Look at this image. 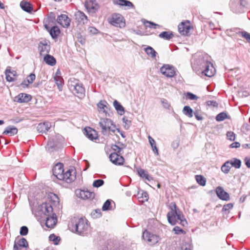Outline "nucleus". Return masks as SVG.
Here are the masks:
<instances>
[{
    "label": "nucleus",
    "instance_id": "obj_1",
    "mask_svg": "<svg viewBox=\"0 0 250 250\" xmlns=\"http://www.w3.org/2000/svg\"><path fill=\"white\" fill-rule=\"evenodd\" d=\"M75 170L69 169L64 173L63 165L62 163L57 164L53 168V173L55 177L60 181L70 183L76 179Z\"/></svg>",
    "mask_w": 250,
    "mask_h": 250
},
{
    "label": "nucleus",
    "instance_id": "obj_2",
    "mask_svg": "<svg viewBox=\"0 0 250 250\" xmlns=\"http://www.w3.org/2000/svg\"><path fill=\"white\" fill-rule=\"evenodd\" d=\"M170 211L167 214V218L168 223L172 225H175L178 221L183 226L188 225V222L185 219L183 213L177 208L175 203H171L169 206Z\"/></svg>",
    "mask_w": 250,
    "mask_h": 250
},
{
    "label": "nucleus",
    "instance_id": "obj_3",
    "mask_svg": "<svg viewBox=\"0 0 250 250\" xmlns=\"http://www.w3.org/2000/svg\"><path fill=\"white\" fill-rule=\"evenodd\" d=\"M210 57L205 53L197 54L194 56V61L192 63L193 69L197 71L203 70L209 62Z\"/></svg>",
    "mask_w": 250,
    "mask_h": 250
},
{
    "label": "nucleus",
    "instance_id": "obj_4",
    "mask_svg": "<svg viewBox=\"0 0 250 250\" xmlns=\"http://www.w3.org/2000/svg\"><path fill=\"white\" fill-rule=\"evenodd\" d=\"M210 57L205 53L197 54L194 56V61L192 63L193 69L197 71L203 70L209 62Z\"/></svg>",
    "mask_w": 250,
    "mask_h": 250
},
{
    "label": "nucleus",
    "instance_id": "obj_5",
    "mask_svg": "<svg viewBox=\"0 0 250 250\" xmlns=\"http://www.w3.org/2000/svg\"><path fill=\"white\" fill-rule=\"evenodd\" d=\"M210 57L205 53L197 54L194 56V61L192 63L193 69L197 71L203 70L209 62Z\"/></svg>",
    "mask_w": 250,
    "mask_h": 250
},
{
    "label": "nucleus",
    "instance_id": "obj_6",
    "mask_svg": "<svg viewBox=\"0 0 250 250\" xmlns=\"http://www.w3.org/2000/svg\"><path fill=\"white\" fill-rule=\"evenodd\" d=\"M68 87L73 94L78 97L82 98L84 96V88L78 80L70 78L68 81Z\"/></svg>",
    "mask_w": 250,
    "mask_h": 250
},
{
    "label": "nucleus",
    "instance_id": "obj_7",
    "mask_svg": "<svg viewBox=\"0 0 250 250\" xmlns=\"http://www.w3.org/2000/svg\"><path fill=\"white\" fill-rule=\"evenodd\" d=\"M72 231L84 235L88 233L89 226L86 219L80 218L76 220L75 224L72 223Z\"/></svg>",
    "mask_w": 250,
    "mask_h": 250
},
{
    "label": "nucleus",
    "instance_id": "obj_8",
    "mask_svg": "<svg viewBox=\"0 0 250 250\" xmlns=\"http://www.w3.org/2000/svg\"><path fill=\"white\" fill-rule=\"evenodd\" d=\"M99 125L102 128L101 132L104 135H107L108 132L114 133L117 129V127L113 122L108 118L101 119Z\"/></svg>",
    "mask_w": 250,
    "mask_h": 250
},
{
    "label": "nucleus",
    "instance_id": "obj_9",
    "mask_svg": "<svg viewBox=\"0 0 250 250\" xmlns=\"http://www.w3.org/2000/svg\"><path fill=\"white\" fill-rule=\"evenodd\" d=\"M38 212L42 218L54 214L52 206L47 203H43L39 207Z\"/></svg>",
    "mask_w": 250,
    "mask_h": 250
},
{
    "label": "nucleus",
    "instance_id": "obj_10",
    "mask_svg": "<svg viewBox=\"0 0 250 250\" xmlns=\"http://www.w3.org/2000/svg\"><path fill=\"white\" fill-rule=\"evenodd\" d=\"M143 239L150 245H154L157 243L160 240L158 235L151 233L147 230H145L142 235Z\"/></svg>",
    "mask_w": 250,
    "mask_h": 250
},
{
    "label": "nucleus",
    "instance_id": "obj_11",
    "mask_svg": "<svg viewBox=\"0 0 250 250\" xmlns=\"http://www.w3.org/2000/svg\"><path fill=\"white\" fill-rule=\"evenodd\" d=\"M245 0H231L230 3V7L231 10L236 13L243 12L244 7L246 6Z\"/></svg>",
    "mask_w": 250,
    "mask_h": 250
},
{
    "label": "nucleus",
    "instance_id": "obj_12",
    "mask_svg": "<svg viewBox=\"0 0 250 250\" xmlns=\"http://www.w3.org/2000/svg\"><path fill=\"white\" fill-rule=\"evenodd\" d=\"M38 49L41 56H44L48 54L50 50V41L46 39L41 41L38 45Z\"/></svg>",
    "mask_w": 250,
    "mask_h": 250
},
{
    "label": "nucleus",
    "instance_id": "obj_13",
    "mask_svg": "<svg viewBox=\"0 0 250 250\" xmlns=\"http://www.w3.org/2000/svg\"><path fill=\"white\" fill-rule=\"evenodd\" d=\"M109 22L113 26L120 28L125 26V22L124 21V18L120 14L114 13L112 14L111 18L109 19Z\"/></svg>",
    "mask_w": 250,
    "mask_h": 250
},
{
    "label": "nucleus",
    "instance_id": "obj_14",
    "mask_svg": "<svg viewBox=\"0 0 250 250\" xmlns=\"http://www.w3.org/2000/svg\"><path fill=\"white\" fill-rule=\"evenodd\" d=\"M162 74L167 78L173 77L175 75V68L169 64H164L160 68Z\"/></svg>",
    "mask_w": 250,
    "mask_h": 250
},
{
    "label": "nucleus",
    "instance_id": "obj_15",
    "mask_svg": "<svg viewBox=\"0 0 250 250\" xmlns=\"http://www.w3.org/2000/svg\"><path fill=\"white\" fill-rule=\"evenodd\" d=\"M119 154L117 151L111 153L109 155L110 161L114 165L122 166L124 164L125 159L123 156Z\"/></svg>",
    "mask_w": 250,
    "mask_h": 250
},
{
    "label": "nucleus",
    "instance_id": "obj_16",
    "mask_svg": "<svg viewBox=\"0 0 250 250\" xmlns=\"http://www.w3.org/2000/svg\"><path fill=\"white\" fill-rule=\"evenodd\" d=\"M190 30V23L188 21L182 22L178 25L179 32L183 35H188Z\"/></svg>",
    "mask_w": 250,
    "mask_h": 250
},
{
    "label": "nucleus",
    "instance_id": "obj_17",
    "mask_svg": "<svg viewBox=\"0 0 250 250\" xmlns=\"http://www.w3.org/2000/svg\"><path fill=\"white\" fill-rule=\"evenodd\" d=\"M45 221V225L48 228H53L57 222V216L55 213L42 218Z\"/></svg>",
    "mask_w": 250,
    "mask_h": 250
},
{
    "label": "nucleus",
    "instance_id": "obj_18",
    "mask_svg": "<svg viewBox=\"0 0 250 250\" xmlns=\"http://www.w3.org/2000/svg\"><path fill=\"white\" fill-rule=\"evenodd\" d=\"M201 72L203 75L208 77H211L214 75L215 69L212 63L210 62L201 70Z\"/></svg>",
    "mask_w": 250,
    "mask_h": 250
},
{
    "label": "nucleus",
    "instance_id": "obj_19",
    "mask_svg": "<svg viewBox=\"0 0 250 250\" xmlns=\"http://www.w3.org/2000/svg\"><path fill=\"white\" fill-rule=\"evenodd\" d=\"M57 21L63 27H68L70 25L71 20L65 14H62L58 17Z\"/></svg>",
    "mask_w": 250,
    "mask_h": 250
},
{
    "label": "nucleus",
    "instance_id": "obj_20",
    "mask_svg": "<svg viewBox=\"0 0 250 250\" xmlns=\"http://www.w3.org/2000/svg\"><path fill=\"white\" fill-rule=\"evenodd\" d=\"M215 191L217 196L220 199L225 201H228L229 199V194L224 190L222 187H217Z\"/></svg>",
    "mask_w": 250,
    "mask_h": 250
},
{
    "label": "nucleus",
    "instance_id": "obj_21",
    "mask_svg": "<svg viewBox=\"0 0 250 250\" xmlns=\"http://www.w3.org/2000/svg\"><path fill=\"white\" fill-rule=\"evenodd\" d=\"M28 246V242L24 238L16 239L15 241L13 250H19V247L27 248Z\"/></svg>",
    "mask_w": 250,
    "mask_h": 250
},
{
    "label": "nucleus",
    "instance_id": "obj_22",
    "mask_svg": "<svg viewBox=\"0 0 250 250\" xmlns=\"http://www.w3.org/2000/svg\"><path fill=\"white\" fill-rule=\"evenodd\" d=\"M75 19L80 24H85L88 21L87 16L80 11H77L75 14Z\"/></svg>",
    "mask_w": 250,
    "mask_h": 250
},
{
    "label": "nucleus",
    "instance_id": "obj_23",
    "mask_svg": "<svg viewBox=\"0 0 250 250\" xmlns=\"http://www.w3.org/2000/svg\"><path fill=\"white\" fill-rule=\"evenodd\" d=\"M85 135L90 140L93 141L98 139V135L95 130L90 127H85L84 129Z\"/></svg>",
    "mask_w": 250,
    "mask_h": 250
},
{
    "label": "nucleus",
    "instance_id": "obj_24",
    "mask_svg": "<svg viewBox=\"0 0 250 250\" xmlns=\"http://www.w3.org/2000/svg\"><path fill=\"white\" fill-rule=\"evenodd\" d=\"M31 99L30 95L25 93H20L15 97V101L19 103H27Z\"/></svg>",
    "mask_w": 250,
    "mask_h": 250
},
{
    "label": "nucleus",
    "instance_id": "obj_25",
    "mask_svg": "<svg viewBox=\"0 0 250 250\" xmlns=\"http://www.w3.org/2000/svg\"><path fill=\"white\" fill-rule=\"evenodd\" d=\"M51 126L50 123L44 122L39 124L37 127V129L38 132L44 133L50 129Z\"/></svg>",
    "mask_w": 250,
    "mask_h": 250
},
{
    "label": "nucleus",
    "instance_id": "obj_26",
    "mask_svg": "<svg viewBox=\"0 0 250 250\" xmlns=\"http://www.w3.org/2000/svg\"><path fill=\"white\" fill-rule=\"evenodd\" d=\"M114 4L120 5V6H126L128 8H134L133 4L127 0H114Z\"/></svg>",
    "mask_w": 250,
    "mask_h": 250
},
{
    "label": "nucleus",
    "instance_id": "obj_27",
    "mask_svg": "<svg viewBox=\"0 0 250 250\" xmlns=\"http://www.w3.org/2000/svg\"><path fill=\"white\" fill-rule=\"evenodd\" d=\"M16 71H11L7 68L5 72L6 80L9 82H14L15 80V77L16 76Z\"/></svg>",
    "mask_w": 250,
    "mask_h": 250
},
{
    "label": "nucleus",
    "instance_id": "obj_28",
    "mask_svg": "<svg viewBox=\"0 0 250 250\" xmlns=\"http://www.w3.org/2000/svg\"><path fill=\"white\" fill-rule=\"evenodd\" d=\"M81 197L83 199H93L94 197L95 194L93 192H90L87 190H81L80 191Z\"/></svg>",
    "mask_w": 250,
    "mask_h": 250
},
{
    "label": "nucleus",
    "instance_id": "obj_29",
    "mask_svg": "<svg viewBox=\"0 0 250 250\" xmlns=\"http://www.w3.org/2000/svg\"><path fill=\"white\" fill-rule=\"evenodd\" d=\"M108 104L104 100H101L97 104V107L99 112L106 113L108 109Z\"/></svg>",
    "mask_w": 250,
    "mask_h": 250
},
{
    "label": "nucleus",
    "instance_id": "obj_30",
    "mask_svg": "<svg viewBox=\"0 0 250 250\" xmlns=\"http://www.w3.org/2000/svg\"><path fill=\"white\" fill-rule=\"evenodd\" d=\"M18 133V129L13 125L7 126L3 132V134H9L10 136H13Z\"/></svg>",
    "mask_w": 250,
    "mask_h": 250
},
{
    "label": "nucleus",
    "instance_id": "obj_31",
    "mask_svg": "<svg viewBox=\"0 0 250 250\" xmlns=\"http://www.w3.org/2000/svg\"><path fill=\"white\" fill-rule=\"evenodd\" d=\"M21 8L26 12L30 13L33 10L31 4L28 2L22 1L20 3Z\"/></svg>",
    "mask_w": 250,
    "mask_h": 250
},
{
    "label": "nucleus",
    "instance_id": "obj_32",
    "mask_svg": "<svg viewBox=\"0 0 250 250\" xmlns=\"http://www.w3.org/2000/svg\"><path fill=\"white\" fill-rule=\"evenodd\" d=\"M43 60L47 64L51 66L54 65L56 63L55 58L49 54L44 56Z\"/></svg>",
    "mask_w": 250,
    "mask_h": 250
},
{
    "label": "nucleus",
    "instance_id": "obj_33",
    "mask_svg": "<svg viewBox=\"0 0 250 250\" xmlns=\"http://www.w3.org/2000/svg\"><path fill=\"white\" fill-rule=\"evenodd\" d=\"M49 34L53 39H55L60 34V30L59 28L56 26L52 27L49 30Z\"/></svg>",
    "mask_w": 250,
    "mask_h": 250
},
{
    "label": "nucleus",
    "instance_id": "obj_34",
    "mask_svg": "<svg viewBox=\"0 0 250 250\" xmlns=\"http://www.w3.org/2000/svg\"><path fill=\"white\" fill-rule=\"evenodd\" d=\"M57 146V143L53 138H50L45 147L46 149L48 151H52L53 149Z\"/></svg>",
    "mask_w": 250,
    "mask_h": 250
},
{
    "label": "nucleus",
    "instance_id": "obj_35",
    "mask_svg": "<svg viewBox=\"0 0 250 250\" xmlns=\"http://www.w3.org/2000/svg\"><path fill=\"white\" fill-rule=\"evenodd\" d=\"M113 106L119 114L122 115L124 114L125 110L124 107L117 100H115L113 102Z\"/></svg>",
    "mask_w": 250,
    "mask_h": 250
},
{
    "label": "nucleus",
    "instance_id": "obj_36",
    "mask_svg": "<svg viewBox=\"0 0 250 250\" xmlns=\"http://www.w3.org/2000/svg\"><path fill=\"white\" fill-rule=\"evenodd\" d=\"M54 79L57 85L58 88L60 91H61L63 85V79L61 76L57 75L54 77Z\"/></svg>",
    "mask_w": 250,
    "mask_h": 250
},
{
    "label": "nucleus",
    "instance_id": "obj_37",
    "mask_svg": "<svg viewBox=\"0 0 250 250\" xmlns=\"http://www.w3.org/2000/svg\"><path fill=\"white\" fill-rule=\"evenodd\" d=\"M174 35L172 32L164 31L160 33L159 37L166 40H169L173 37Z\"/></svg>",
    "mask_w": 250,
    "mask_h": 250
},
{
    "label": "nucleus",
    "instance_id": "obj_38",
    "mask_svg": "<svg viewBox=\"0 0 250 250\" xmlns=\"http://www.w3.org/2000/svg\"><path fill=\"white\" fill-rule=\"evenodd\" d=\"M148 138L153 151L156 155H158V149L156 146V144L155 140L150 136H148Z\"/></svg>",
    "mask_w": 250,
    "mask_h": 250
},
{
    "label": "nucleus",
    "instance_id": "obj_39",
    "mask_svg": "<svg viewBox=\"0 0 250 250\" xmlns=\"http://www.w3.org/2000/svg\"><path fill=\"white\" fill-rule=\"evenodd\" d=\"M145 51L146 54L152 58H155L157 54L152 47L149 46L145 48Z\"/></svg>",
    "mask_w": 250,
    "mask_h": 250
},
{
    "label": "nucleus",
    "instance_id": "obj_40",
    "mask_svg": "<svg viewBox=\"0 0 250 250\" xmlns=\"http://www.w3.org/2000/svg\"><path fill=\"white\" fill-rule=\"evenodd\" d=\"M118 145H113L112 147V148L115 151H117L118 153L122 154V151L123 150V149L126 147V145L121 143H118Z\"/></svg>",
    "mask_w": 250,
    "mask_h": 250
},
{
    "label": "nucleus",
    "instance_id": "obj_41",
    "mask_svg": "<svg viewBox=\"0 0 250 250\" xmlns=\"http://www.w3.org/2000/svg\"><path fill=\"white\" fill-rule=\"evenodd\" d=\"M183 113L189 118H191L193 115V112L192 108L189 106H185L183 109Z\"/></svg>",
    "mask_w": 250,
    "mask_h": 250
},
{
    "label": "nucleus",
    "instance_id": "obj_42",
    "mask_svg": "<svg viewBox=\"0 0 250 250\" xmlns=\"http://www.w3.org/2000/svg\"><path fill=\"white\" fill-rule=\"evenodd\" d=\"M137 171L140 177L145 178L148 181L152 180V178L150 175H149V174L146 173L144 169L140 168L138 169Z\"/></svg>",
    "mask_w": 250,
    "mask_h": 250
},
{
    "label": "nucleus",
    "instance_id": "obj_43",
    "mask_svg": "<svg viewBox=\"0 0 250 250\" xmlns=\"http://www.w3.org/2000/svg\"><path fill=\"white\" fill-rule=\"evenodd\" d=\"M231 166L235 168H239L241 166V161L239 159L233 158L231 160H229Z\"/></svg>",
    "mask_w": 250,
    "mask_h": 250
},
{
    "label": "nucleus",
    "instance_id": "obj_44",
    "mask_svg": "<svg viewBox=\"0 0 250 250\" xmlns=\"http://www.w3.org/2000/svg\"><path fill=\"white\" fill-rule=\"evenodd\" d=\"M230 163L229 161H226L221 167V170L225 174H228L231 168Z\"/></svg>",
    "mask_w": 250,
    "mask_h": 250
},
{
    "label": "nucleus",
    "instance_id": "obj_45",
    "mask_svg": "<svg viewBox=\"0 0 250 250\" xmlns=\"http://www.w3.org/2000/svg\"><path fill=\"white\" fill-rule=\"evenodd\" d=\"M195 179L197 182L201 186H204L206 185V180L203 176L200 175H196Z\"/></svg>",
    "mask_w": 250,
    "mask_h": 250
},
{
    "label": "nucleus",
    "instance_id": "obj_46",
    "mask_svg": "<svg viewBox=\"0 0 250 250\" xmlns=\"http://www.w3.org/2000/svg\"><path fill=\"white\" fill-rule=\"evenodd\" d=\"M228 116L225 112H221L216 116V120L218 122L224 121L226 119H228Z\"/></svg>",
    "mask_w": 250,
    "mask_h": 250
},
{
    "label": "nucleus",
    "instance_id": "obj_47",
    "mask_svg": "<svg viewBox=\"0 0 250 250\" xmlns=\"http://www.w3.org/2000/svg\"><path fill=\"white\" fill-rule=\"evenodd\" d=\"M144 24L146 27H149L153 29H156L157 27H159V25L158 24H157L151 21H145L144 22Z\"/></svg>",
    "mask_w": 250,
    "mask_h": 250
},
{
    "label": "nucleus",
    "instance_id": "obj_48",
    "mask_svg": "<svg viewBox=\"0 0 250 250\" xmlns=\"http://www.w3.org/2000/svg\"><path fill=\"white\" fill-rule=\"evenodd\" d=\"M49 239L50 241L53 242L55 245L58 244L60 240V237L56 236L54 234H52L50 235Z\"/></svg>",
    "mask_w": 250,
    "mask_h": 250
},
{
    "label": "nucleus",
    "instance_id": "obj_49",
    "mask_svg": "<svg viewBox=\"0 0 250 250\" xmlns=\"http://www.w3.org/2000/svg\"><path fill=\"white\" fill-rule=\"evenodd\" d=\"M102 209L104 211L109 210L111 209V200H107L105 202V203L104 204L103 206Z\"/></svg>",
    "mask_w": 250,
    "mask_h": 250
},
{
    "label": "nucleus",
    "instance_id": "obj_50",
    "mask_svg": "<svg viewBox=\"0 0 250 250\" xmlns=\"http://www.w3.org/2000/svg\"><path fill=\"white\" fill-rule=\"evenodd\" d=\"M91 216L93 218H99L102 215V213L100 209H96L93 210L91 213Z\"/></svg>",
    "mask_w": 250,
    "mask_h": 250
},
{
    "label": "nucleus",
    "instance_id": "obj_51",
    "mask_svg": "<svg viewBox=\"0 0 250 250\" xmlns=\"http://www.w3.org/2000/svg\"><path fill=\"white\" fill-rule=\"evenodd\" d=\"M104 184V181L102 179H98L94 181L93 186L94 188H99Z\"/></svg>",
    "mask_w": 250,
    "mask_h": 250
},
{
    "label": "nucleus",
    "instance_id": "obj_52",
    "mask_svg": "<svg viewBox=\"0 0 250 250\" xmlns=\"http://www.w3.org/2000/svg\"><path fill=\"white\" fill-rule=\"evenodd\" d=\"M161 102L164 108L167 109H170V108L171 107L170 104L167 99L162 98L161 99Z\"/></svg>",
    "mask_w": 250,
    "mask_h": 250
},
{
    "label": "nucleus",
    "instance_id": "obj_53",
    "mask_svg": "<svg viewBox=\"0 0 250 250\" xmlns=\"http://www.w3.org/2000/svg\"><path fill=\"white\" fill-rule=\"evenodd\" d=\"M28 232V229L26 226H22L20 229V234L22 236H25L27 234Z\"/></svg>",
    "mask_w": 250,
    "mask_h": 250
},
{
    "label": "nucleus",
    "instance_id": "obj_54",
    "mask_svg": "<svg viewBox=\"0 0 250 250\" xmlns=\"http://www.w3.org/2000/svg\"><path fill=\"white\" fill-rule=\"evenodd\" d=\"M227 137L230 141H234L235 139V134L232 131H229L227 133Z\"/></svg>",
    "mask_w": 250,
    "mask_h": 250
},
{
    "label": "nucleus",
    "instance_id": "obj_55",
    "mask_svg": "<svg viewBox=\"0 0 250 250\" xmlns=\"http://www.w3.org/2000/svg\"><path fill=\"white\" fill-rule=\"evenodd\" d=\"M36 76L34 73H31L29 76H28L26 78L27 80V83H32L33 81L35 80Z\"/></svg>",
    "mask_w": 250,
    "mask_h": 250
},
{
    "label": "nucleus",
    "instance_id": "obj_56",
    "mask_svg": "<svg viewBox=\"0 0 250 250\" xmlns=\"http://www.w3.org/2000/svg\"><path fill=\"white\" fill-rule=\"evenodd\" d=\"M187 96L188 99L191 100H197L198 99V97L196 95L190 92H188Z\"/></svg>",
    "mask_w": 250,
    "mask_h": 250
},
{
    "label": "nucleus",
    "instance_id": "obj_57",
    "mask_svg": "<svg viewBox=\"0 0 250 250\" xmlns=\"http://www.w3.org/2000/svg\"><path fill=\"white\" fill-rule=\"evenodd\" d=\"M173 230L174 231L175 233L176 234H180L181 233H183L184 232V230L181 229L178 226H176L173 228Z\"/></svg>",
    "mask_w": 250,
    "mask_h": 250
},
{
    "label": "nucleus",
    "instance_id": "obj_58",
    "mask_svg": "<svg viewBox=\"0 0 250 250\" xmlns=\"http://www.w3.org/2000/svg\"><path fill=\"white\" fill-rule=\"evenodd\" d=\"M241 34L243 37L245 38L250 43V34L246 31H242Z\"/></svg>",
    "mask_w": 250,
    "mask_h": 250
},
{
    "label": "nucleus",
    "instance_id": "obj_59",
    "mask_svg": "<svg viewBox=\"0 0 250 250\" xmlns=\"http://www.w3.org/2000/svg\"><path fill=\"white\" fill-rule=\"evenodd\" d=\"M233 208V204L232 203H229L225 205L222 208V211H226L229 210Z\"/></svg>",
    "mask_w": 250,
    "mask_h": 250
},
{
    "label": "nucleus",
    "instance_id": "obj_60",
    "mask_svg": "<svg viewBox=\"0 0 250 250\" xmlns=\"http://www.w3.org/2000/svg\"><path fill=\"white\" fill-rule=\"evenodd\" d=\"M207 105L208 106L217 107L218 104L215 101H208L207 102Z\"/></svg>",
    "mask_w": 250,
    "mask_h": 250
},
{
    "label": "nucleus",
    "instance_id": "obj_61",
    "mask_svg": "<svg viewBox=\"0 0 250 250\" xmlns=\"http://www.w3.org/2000/svg\"><path fill=\"white\" fill-rule=\"evenodd\" d=\"M123 122L125 123L124 127L126 129H128L130 126L131 121L125 119V118H124L123 119Z\"/></svg>",
    "mask_w": 250,
    "mask_h": 250
},
{
    "label": "nucleus",
    "instance_id": "obj_62",
    "mask_svg": "<svg viewBox=\"0 0 250 250\" xmlns=\"http://www.w3.org/2000/svg\"><path fill=\"white\" fill-rule=\"evenodd\" d=\"M240 146V144L239 142H235L230 145L229 147L230 148H238Z\"/></svg>",
    "mask_w": 250,
    "mask_h": 250
},
{
    "label": "nucleus",
    "instance_id": "obj_63",
    "mask_svg": "<svg viewBox=\"0 0 250 250\" xmlns=\"http://www.w3.org/2000/svg\"><path fill=\"white\" fill-rule=\"evenodd\" d=\"M194 116L196 118V119L198 121H201L203 120L202 116L199 114V113L196 111L194 112Z\"/></svg>",
    "mask_w": 250,
    "mask_h": 250
},
{
    "label": "nucleus",
    "instance_id": "obj_64",
    "mask_svg": "<svg viewBox=\"0 0 250 250\" xmlns=\"http://www.w3.org/2000/svg\"><path fill=\"white\" fill-rule=\"evenodd\" d=\"M245 162L246 166L248 168H250V158H247L246 157L245 159Z\"/></svg>",
    "mask_w": 250,
    "mask_h": 250
}]
</instances>
